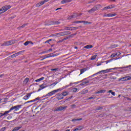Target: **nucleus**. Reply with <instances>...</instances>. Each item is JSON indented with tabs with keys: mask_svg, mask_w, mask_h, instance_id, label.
<instances>
[{
	"mask_svg": "<svg viewBox=\"0 0 131 131\" xmlns=\"http://www.w3.org/2000/svg\"><path fill=\"white\" fill-rule=\"evenodd\" d=\"M11 8H12V7L10 5L4 6L0 9L1 12V13H5V12H7L8 10L11 9Z\"/></svg>",
	"mask_w": 131,
	"mask_h": 131,
	"instance_id": "f257e3e1",
	"label": "nucleus"
},
{
	"mask_svg": "<svg viewBox=\"0 0 131 131\" xmlns=\"http://www.w3.org/2000/svg\"><path fill=\"white\" fill-rule=\"evenodd\" d=\"M58 92H61L60 89L49 92L48 94L46 95V97H48V96H53V95H55V93H58Z\"/></svg>",
	"mask_w": 131,
	"mask_h": 131,
	"instance_id": "f03ea898",
	"label": "nucleus"
},
{
	"mask_svg": "<svg viewBox=\"0 0 131 131\" xmlns=\"http://www.w3.org/2000/svg\"><path fill=\"white\" fill-rule=\"evenodd\" d=\"M115 69H116V68L107 69L106 70L101 71L99 72V73H108L111 72V70H115Z\"/></svg>",
	"mask_w": 131,
	"mask_h": 131,
	"instance_id": "7ed1b4c3",
	"label": "nucleus"
},
{
	"mask_svg": "<svg viewBox=\"0 0 131 131\" xmlns=\"http://www.w3.org/2000/svg\"><path fill=\"white\" fill-rule=\"evenodd\" d=\"M130 79V77L126 76L123 78H120L119 79V81H125L126 80H129Z\"/></svg>",
	"mask_w": 131,
	"mask_h": 131,
	"instance_id": "20e7f679",
	"label": "nucleus"
},
{
	"mask_svg": "<svg viewBox=\"0 0 131 131\" xmlns=\"http://www.w3.org/2000/svg\"><path fill=\"white\" fill-rule=\"evenodd\" d=\"M21 107H22V105H16L11 107V110L12 111V110H15V111H18L20 108H21Z\"/></svg>",
	"mask_w": 131,
	"mask_h": 131,
	"instance_id": "39448f33",
	"label": "nucleus"
},
{
	"mask_svg": "<svg viewBox=\"0 0 131 131\" xmlns=\"http://www.w3.org/2000/svg\"><path fill=\"white\" fill-rule=\"evenodd\" d=\"M67 108V106H59L56 108L55 111H62V110H64V109H66Z\"/></svg>",
	"mask_w": 131,
	"mask_h": 131,
	"instance_id": "423d86ee",
	"label": "nucleus"
},
{
	"mask_svg": "<svg viewBox=\"0 0 131 131\" xmlns=\"http://www.w3.org/2000/svg\"><path fill=\"white\" fill-rule=\"evenodd\" d=\"M40 89L38 90V92H39V91H41V90H43V89H46L47 88V86H46V84L43 83L41 85H39Z\"/></svg>",
	"mask_w": 131,
	"mask_h": 131,
	"instance_id": "0eeeda50",
	"label": "nucleus"
},
{
	"mask_svg": "<svg viewBox=\"0 0 131 131\" xmlns=\"http://www.w3.org/2000/svg\"><path fill=\"white\" fill-rule=\"evenodd\" d=\"M72 84H73V83H70L69 85H67L66 86H63L61 88L59 89V90H60V91H63V90H64V89H67V88H69V86H71Z\"/></svg>",
	"mask_w": 131,
	"mask_h": 131,
	"instance_id": "6e6552de",
	"label": "nucleus"
},
{
	"mask_svg": "<svg viewBox=\"0 0 131 131\" xmlns=\"http://www.w3.org/2000/svg\"><path fill=\"white\" fill-rule=\"evenodd\" d=\"M31 96V94H27L26 96H25L23 97V100H28V99H29V98H30Z\"/></svg>",
	"mask_w": 131,
	"mask_h": 131,
	"instance_id": "1a4fd4ad",
	"label": "nucleus"
},
{
	"mask_svg": "<svg viewBox=\"0 0 131 131\" xmlns=\"http://www.w3.org/2000/svg\"><path fill=\"white\" fill-rule=\"evenodd\" d=\"M120 55V52L115 53L111 55L112 58H114V57H117V56H119Z\"/></svg>",
	"mask_w": 131,
	"mask_h": 131,
	"instance_id": "9d476101",
	"label": "nucleus"
},
{
	"mask_svg": "<svg viewBox=\"0 0 131 131\" xmlns=\"http://www.w3.org/2000/svg\"><path fill=\"white\" fill-rule=\"evenodd\" d=\"M29 81V78H26L25 80L23 81V84L24 85L27 84L28 83V82Z\"/></svg>",
	"mask_w": 131,
	"mask_h": 131,
	"instance_id": "9b49d317",
	"label": "nucleus"
},
{
	"mask_svg": "<svg viewBox=\"0 0 131 131\" xmlns=\"http://www.w3.org/2000/svg\"><path fill=\"white\" fill-rule=\"evenodd\" d=\"M97 10H98V8L97 7H94L93 8H92L91 10H89V13H94V12L97 11Z\"/></svg>",
	"mask_w": 131,
	"mask_h": 131,
	"instance_id": "f8f14e48",
	"label": "nucleus"
},
{
	"mask_svg": "<svg viewBox=\"0 0 131 131\" xmlns=\"http://www.w3.org/2000/svg\"><path fill=\"white\" fill-rule=\"evenodd\" d=\"M42 5H45V2H43V1H41L40 2H39L38 3H37L36 5V7H40V6H42Z\"/></svg>",
	"mask_w": 131,
	"mask_h": 131,
	"instance_id": "ddd939ff",
	"label": "nucleus"
},
{
	"mask_svg": "<svg viewBox=\"0 0 131 131\" xmlns=\"http://www.w3.org/2000/svg\"><path fill=\"white\" fill-rule=\"evenodd\" d=\"M72 0H63L61 2V4H67V3H70Z\"/></svg>",
	"mask_w": 131,
	"mask_h": 131,
	"instance_id": "4468645a",
	"label": "nucleus"
},
{
	"mask_svg": "<svg viewBox=\"0 0 131 131\" xmlns=\"http://www.w3.org/2000/svg\"><path fill=\"white\" fill-rule=\"evenodd\" d=\"M57 99L58 100H62L63 99V94H58V97H57Z\"/></svg>",
	"mask_w": 131,
	"mask_h": 131,
	"instance_id": "2eb2a0df",
	"label": "nucleus"
},
{
	"mask_svg": "<svg viewBox=\"0 0 131 131\" xmlns=\"http://www.w3.org/2000/svg\"><path fill=\"white\" fill-rule=\"evenodd\" d=\"M113 8H114V6H113L112 5H110V6L104 7V10H108L109 9H113Z\"/></svg>",
	"mask_w": 131,
	"mask_h": 131,
	"instance_id": "dca6fc26",
	"label": "nucleus"
},
{
	"mask_svg": "<svg viewBox=\"0 0 131 131\" xmlns=\"http://www.w3.org/2000/svg\"><path fill=\"white\" fill-rule=\"evenodd\" d=\"M78 29V28L72 27L70 28H68L67 29V30H76V29Z\"/></svg>",
	"mask_w": 131,
	"mask_h": 131,
	"instance_id": "f3484780",
	"label": "nucleus"
},
{
	"mask_svg": "<svg viewBox=\"0 0 131 131\" xmlns=\"http://www.w3.org/2000/svg\"><path fill=\"white\" fill-rule=\"evenodd\" d=\"M45 79V77H42L38 79L35 80V82H39V81H41V80H43Z\"/></svg>",
	"mask_w": 131,
	"mask_h": 131,
	"instance_id": "a211bd4d",
	"label": "nucleus"
},
{
	"mask_svg": "<svg viewBox=\"0 0 131 131\" xmlns=\"http://www.w3.org/2000/svg\"><path fill=\"white\" fill-rule=\"evenodd\" d=\"M86 70H88L87 68H84V69H81L80 74H82V73H84V72H85V71H86Z\"/></svg>",
	"mask_w": 131,
	"mask_h": 131,
	"instance_id": "6ab92c4d",
	"label": "nucleus"
},
{
	"mask_svg": "<svg viewBox=\"0 0 131 131\" xmlns=\"http://www.w3.org/2000/svg\"><path fill=\"white\" fill-rule=\"evenodd\" d=\"M93 48L92 45H86L84 47V49H92Z\"/></svg>",
	"mask_w": 131,
	"mask_h": 131,
	"instance_id": "aec40b11",
	"label": "nucleus"
},
{
	"mask_svg": "<svg viewBox=\"0 0 131 131\" xmlns=\"http://www.w3.org/2000/svg\"><path fill=\"white\" fill-rule=\"evenodd\" d=\"M19 54H20V52H18L15 54L11 55V58H15V57H17V56H19Z\"/></svg>",
	"mask_w": 131,
	"mask_h": 131,
	"instance_id": "412c9836",
	"label": "nucleus"
},
{
	"mask_svg": "<svg viewBox=\"0 0 131 131\" xmlns=\"http://www.w3.org/2000/svg\"><path fill=\"white\" fill-rule=\"evenodd\" d=\"M106 92V90H100L96 93V94H104Z\"/></svg>",
	"mask_w": 131,
	"mask_h": 131,
	"instance_id": "4be33fe9",
	"label": "nucleus"
},
{
	"mask_svg": "<svg viewBox=\"0 0 131 131\" xmlns=\"http://www.w3.org/2000/svg\"><path fill=\"white\" fill-rule=\"evenodd\" d=\"M32 43V45H33V43L31 42V41H26L24 43V45L25 46H28V45H29V43Z\"/></svg>",
	"mask_w": 131,
	"mask_h": 131,
	"instance_id": "5701e85b",
	"label": "nucleus"
},
{
	"mask_svg": "<svg viewBox=\"0 0 131 131\" xmlns=\"http://www.w3.org/2000/svg\"><path fill=\"white\" fill-rule=\"evenodd\" d=\"M114 16H115V14H108L106 15H104V17H114Z\"/></svg>",
	"mask_w": 131,
	"mask_h": 131,
	"instance_id": "b1692460",
	"label": "nucleus"
},
{
	"mask_svg": "<svg viewBox=\"0 0 131 131\" xmlns=\"http://www.w3.org/2000/svg\"><path fill=\"white\" fill-rule=\"evenodd\" d=\"M81 23H83V24H91L92 23L86 21H81Z\"/></svg>",
	"mask_w": 131,
	"mask_h": 131,
	"instance_id": "393cba45",
	"label": "nucleus"
},
{
	"mask_svg": "<svg viewBox=\"0 0 131 131\" xmlns=\"http://www.w3.org/2000/svg\"><path fill=\"white\" fill-rule=\"evenodd\" d=\"M21 128V127H15L12 131H17L19 130Z\"/></svg>",
	"mask_w": 131,
	"mask_h": 131,
	"instance_id": "a878e982",
	"label": "nucleus"
},
{
	"mask_svg": "<svg viewBox=\"0 0 131 131\" xmlns=\"http://www.w3.org/2000/svg\"><path fill=\"white\" fill-rule=\"evenodd\" d=\"M97 56H98V55L97 54H95V55L92 56L91 58V60H95L97 58Z\"/></svg>",
	"mask_w": 131,
	"mask_h": 131,
	"instance_id": "bb28decb",
	"label": "nucleus"
},
{
	"mask_svg": "<svg viewBox=\"0 0 131 131\" xmlns=\"http://www.w3.org/2000/svg\"><path fill=\"white\" fill-rule=\"evenodd\" d=\"M78 91H79L78 89H77V88H73V89H72V92L73 93H75L76 92H78Z\"/></svg>",
	"mask_w": 131,
	"mask_h": 131,
	"instance_id": "cd10ccee",
	"label": "nucleus"
},
{
	"mask_svg": "<svg viewBox=\"0 0 131 131\" xmlns=\"http://www.w3.org/2000/svg\"><path fill=\"white\" fill-rule=\"evenodd\" d=\"M12 111V110H11V108L10 109V110L8 111H6L3 114V115H6V114H8V113H10V112H11Z\"/></svg>",
	"mask_w": 131,
	"mask_h": 131,
	"instance_id": "c85d7f7f",
	"label": "nucleus"
},
{
	"mask_svg": "<svg viewBox=\"0 0 131 131\" xmlns=\"http://www.w3.org/2000/svg\"><path fill=\"white\" fill-rule=\"evenodd\" d=\"M68 95V93L67 92L64 91L62 93V96L63 97H66V96H67Z\"/></svg>",
	"mask_w": 131,
	"mask_h": 131,
	"instance_id": "c756f323",
	"label": "nucleus"
},
{
	"mask_svg": "<svg viewBox=\"0 0 131 131\" xmlns=\"http://www.w3.org/2000/svg\"><path fill=\"white\" fill-rule=\"evenodd\" d=\"M82 120V119H81V118H80V119H74L72 120V121H73V122H74V121H78L79 120Z\"/></svg>",
	"mask_w": 131,
	"mask_h": 131,
	"instance_id": "7c9ffc66",
	"label": "nucleus"
},
{
	"mask_svg": "<svg viewBox=\"0 0 131 131\" xmlns=\"http://www.w3.org/2000/svg\"><path fill=\"white\" fill-rule=\"evenodd\" d=\"M82 128L80 127H79L78 128H76L74 129L73 131H76V130H81Z\"/></svg>",
	"mask_w": 131,
	"mask_h": 131,
	"instance_id": "2f4dec72",
	"label": "nucleus"
},
{
	"mask_svg": "<svg viewBox=\"0 0 131 131\" xmlns=\"http://www.w3.org/2000/svg\"><path fill=\"white\" fill-rule=\"evenodd\" d=\"M88 83L89 82L88 81L83 82L80 84V85H85V84H86V83Z\"/></svg>",
	"mask_w": 131,
	"mask_h": 131,
	"instance_id": "473e14b6",
	"label": "nucleus"
},
{
	"mask_svg": "<svg viewBox=\"0 0 131 131\" xmlns=\"http://www.w3.org/2000/svg\"><path fill=\"white\" fill-rule=\"evenodd\" d=\"M88 83L89 82L88 81L83 82L80 84V85H85V84H86V83Z\"/></svg>",
	"mask_w": 131,
	"mask_h": 131,
	"instance_id": "72a5a7b5",
	"label": "nucleus"
},
{
	"mask_svg": "<svg viewBox=\"0 0 131 131\" xmlns=\"http://www.w3.org/2000/svg\"><path fill=\"white\" fill-rule=\"evenodd\" d=\"M12 45V43H11V41H9L6 42L5 43V46H10Z\"/></svg>",
	"mask_w": 131,
	"mask_h": 131,
	"instance_id": "f704fd0d",
	"label": "nucleus"
},
{
	"mask_svg": "<svg viewBox=\"0 0 131 131\" xmlns=\"http://www.w3.org/2000/svg\"><path fill=\"white\" fill-rule=\"evenodd\" d=\"M89 91L88 90H84L82 91V94H86Z\"/></svg>",
	"mask_w": 131,
	"mask_h": 131,
	"instance_id": "c9c22d12",
	"label": "nucleus"
},
{
	"mask_svg": "<svg viewBox=\"0 0 131 131\" xmlns=\"http://www.w3.org/2000/svg\"><path fill=\"white\" fill-rule=\"evenodd\" d=\"M57 83H58V82H54V83H53L50 84V86H55L56 85Z\"/></svg>",
	"mask_w": 131,
	"mask_h": 131,
	"instance_id": "e433bc0d",
	"label": "nucleus"
},
{
	"mask_svg": "<svg viewBox=\"0 0 131 131\" xmlns=\"http://www.w3.org/2000/svg\"><path fill=\"white\" fill-rule=\"evenodd\" d=\"M50 57H51V56H50V55H46L45 56V57L43 58V60H44V59H47V58H50Z\"/></svg>",
	"mask_w": 131,
	"mask_h": 131,
	"instance_id": "4c0bfd02",
	"label": "nucleus"
},
{
	"mask_svg": "<svg viewBox=\"0 0 131 131\" xmlns=\"http://www.w3.org/2000/svg\"><path fill=\"white\" fill-rule=\"evenodd\" d=\"M1 131H5L6 130V127H3L1 129Z\"/></svg>",
	"mask_w": 131,
	"mask_h": 131,
	"instance_id": "58836bf2",
	"label": "nucleus"
},
{
	"mask_svg": "<svg viewBox=\"0 0 131 131\" xmlns=\"http://www.w3.org/2000/svg\"><path fill=\"white\" fill-rule=\"evenodd\" d=\"M57 36H62V34L61 33H58L57 34Z\"/></svg>",
	"mask_w": 131,
	"mask_h": 131,
	"instance_id": "ea45409f",
	"label": "nucleus"
},
{
	"mask_svg": "<svg viewBox=\"0 0 131 131\" xmlns=\"http://www.w3.org/2000/svg\"><path fill=\"white\" fill-rule=\"evenodd\" d=\"M33 100H34V102H35L36 101H38V100H39V98L37 97Z\"/></svg>",
	"mask_w": 131,
	"mask_h": 131,
	"instance_id": "a19ab883",
	"label": "nucleus"
},
{
	"mask_svg": "<svg viewBox=\"0 0 131 131\" xmlns=\"http://www.w3.org/2000/svg\"><path fill=\"white\" fill-rule=\"evenodd\" d=\"M75 23H76L77 24H79V23H81V21H76Z\"/></svg>",
	"mask_w": 131,
	"mask_h": 131,
	"instance_id": "79ce46f5",
	"label": "nucleus"
},
{
	"mask_svg": "<svg viewBox=\"0 0 131 131\" xmlns=\"http://www.w3.org/2000/svg\"><path fill=\"white\" fill-rule=\"evenodd\" d=\"M57 69H51V71H57Z\"/></svg>",
	"mask_w": 131,
	"mask_h": 131,
	"instance_id": "37998d69",
	"label": "nucleus"
},
{
	"mask_svg": "<svg viewBox=\"0 0 131 131\" xmlns=\"http://www.w3.org/2000/svg\"><path fill=\"white\" fill-rule=\"evenodd\" d=\"M32 102H34V100H31V101H28L27 102V103H32Z\"/></svg>",
	"mask_w": 131,
	"mask_h": 131,
	"instance_id": "c03bdc74",
	"label": "nucleus"
},
{
	"mask_svg": "<svg viewBox=\"0 0 131 131\" xmlns=\"http://www.w3.org/2000/svg\"><path fill=\"white\" fill-rule=\"evenodd\" d=\"M116 47H117V46H116V45H114V46H111V48H112V49H113V48H116Z\"/></svg>",
	"mask_w": 131,
	"mask_h": 131,
	"instance_id": "a18cd8bd",
	"label": "nucleus"
},
{
	"mask_svg": "<svg viewBox=\"0 0 131 131\" xmlns=\"http://www.w3.org/2000/svg\"><path fill=\"white\" fill-rule=\"evenodd\" d=\"M50 0H44L43 2V3H44V4L45 3H48V2H49Z\"/></svg>",
	"mask_w": 131,
	"mask_h": 131,
	"instance_id": "49530a36",
	"label": "nucleus"
},
{
	"mask_svg": "<svg viewBox=\"0 0 131 131\" xmlns=\"http://www.w3.org/2000/svg\"><path fill=\"white\" fill-rule=\"evenodd\" d=\"M71 108H74V107H75V105H74V104L72 105H71Z\"/></svg>",
	"mask_w": 131,
	"mask_h": 131,
	"instance_id": "de8ad7c7",
	"label": "nucleus"
},
{
	"mask_svg": "<svg viewBox=\"0 0 131 131\" xmlns=\"http://www.w3.org/2000/svg\"><path fill=\"white\" fill-rule=\"evenodd\" d=\"M25 26H26V24L23 25V26H21V27H22V28H23L25 27Z\"/></svg>",
	"mask_w": 131,
	"mask_h": 131,
	"instance_id": "09e8293b",
	"label": "nucleus"
},
{
	"mask_svg": "<svg viewBox=\"0 0 131 131\" xmlns=\"http://www.w3.org/2000/svg\"><path fill=\"white\" fill-rule=\"evenodd\" d=\"M112 95H113V96H115V92H112Z\"/></svg>",
	"mask_w": 131,
	"mask_h": 131,
	"instance_id": "8fccbe9b",
	"label": "nucleus"
},
{
	"mask_svg": "<svg viewBox=\"0 0 131 131\" xmlns=\"http://www.w3.org/2000/svg\"><path fill=\"white\" fill-rule=\"evenodd\" d=\"M62 8H57L55 10V11H58V10H61Z\"/></svg>",
	"mask_w": 131,
	"mask_h": 131,
	"instance_id": "3c124183",
	"label": "nucleus"
},
{
	"mask_svg": "<svg viewBox=\"0 0 131 131\" xmlns=\"http://www.w3.org/2000/svg\"><path fill=\"white\" fill-rule=\"evenodd\" d=\"M101 64H101V63H100V64L97 63V66H101Z\"/></svg>",
	"mask_w": 131,
	"mask_h": 131,
	"instance_id": "603ef678",
	"label": "nucleus"
},
{
	"mask_svg": "<svg viewBox=\"0 0 131 131\" xmlns=\"http://www.w3.org/2000/svg\"><path fill=\"white\" fill-rule=\"evenodd\" d=\"M112 90H110L109 91H108V93H111V94L112 93Z\"/></svg>",
	"mask_w": 131,
	"mask_h": 131,
	"instance_id": "864d4df0",
	"label": "nucleus"
},
{
	"mask_svg": "<svg viewBox=\"0 0 131 131\" xmlns=\"http://www.w3.org/2000/svg\"><path fill=\"white\" fill-rule=\"evenodd\" d=\"M51 40H52L51 39H50L48 41H47L46 42H49V41H51Z\"/></svg>",
	"mask_w": 131,
	"mask_h": 131,
	"instance_id": "5fc2aeb1",
	"label": "nucleus"
},
{
	"mask_svg": "<svg viewBox=\"0 0 131 131\" xmlns=\"http://www.w3.org/2000/svg\"><path fill=\"white\" fill-rule=\"evenodd\" d=\"M51 51H52V49H50L49 50V52H51Z\"/></svg>",
	"mask_w": 131,
	"mask_h": 131,
	"instance_id": "6e6d98bb",
	"label": "nucleus"
},
{
	"mask_svg": "<svg viewBox=\"0 0 131 131\" xmlns=\"http://www.w3.org/2000/svg\"><path fill=\"white\" fill-rule=\"evenodd\" d=\"M101 109H102V107H100L99 108H98V110H101Z\"/></svg>",
	"mask_w": 131,
	"mask_h": 131,
	"instance_id": "4d7b16f0",
	"label": "nucleus"
},
{
	"mask_svg": "<svg viewBox=\"0 0 131 131\" xmlns=\"http://www.w3.org/2000/svg\"><path fill=\"white\" fill-rule=\"evenodd\" d=\"M0 14H3V12H2V11H1V9H0Z\"/></svg>",
	"mask_w": 131,
	"mask_h": 131,
	"instance_id": "13d9d810",
	"label": "nucleus"
},
{
	"mask_svg": "<svg viewBox=\"0 0 131 131\" xmlns=\"http://www.w3.org/2000/svg\"><path fill=\"white\" fill-rule=\"evenodd\" d=\"M112 2H115V0H111Z\"/></svg>",
	"mask_w": 131,
	"mask_h": 131,
	"instance_id": "bf43d9fd",
	"label": "nucleus"
},
{
	"mask_svg": "<svg viewBox=\"0 0 131 131\" xmlns=\"http://www.w3.org/2000/svg\"><path fill=\"white\" fill-rule=\"evenodd\" d=\"M74 83H76V84H77V83H78V82H75V83H74Z\"/></svg>",
	"mask_w": 131,
	"mask_h": 131,
	"instance_id": "052dcab7",
	"label": "nucleus"
},
{
	"mask_svg": "<svg viewBox=\"0 0 131 131\" xmlns=\"http://www.w3.org/2000/svg\"><path fill=\"white\" fill-rule=\"evenodd\" d=\"M2 102V99L0 98V103Z\"/></svg>",
	"mask_w": 131,
	"mask_h": 131,
	"instance_id": "680f3d73",
	"label": "nucleus"
},
{
	"mask_svg": "<svg viewBox=\"0 0 131 131\" xmlns=\"http://www.w3.org/2000/svg\"><path fill=\"white\" fill-rule=\"evenodd\" d=\"M89 99H93V97H90V98H89Z\"/></svg>",
	"mask_w": 131,
	"mask_h": 131,
	"instance_id": "e2e57ef3",
	"label": "nucleus"
},
{
	"mask_svg": "<svg viewBox=\"0 0 131 131\" xmlns=\"http://www.w3.org/2000/svg\"><path fill=\"white\" fill-rule=\"evenodd\" d=\"M118 97H120V95H119Z\"/></svg>",
	"mask_w": 131,
	"mask_h": 131,
	"instance_id": "0e129e2a",
	"label": "nucleus"
},
{
	"mask_svg": "<svg viewBox=\"0 0 131 131\" xmlns=\"http://www.w3.org/2000/svg\"><path fill=\"white\" fill-rule=\"evenodd\" d=\"M75 49H77V47L75 48Z\"/></svg>",
	"mask_w": 131,
	"mask_h": 131,
	"instance_id": "69168bd1",
	"label": "nucleus"
},
{
	"mask_svg": "<svg viewBox=\"0 0 131 131\" xmlns=\"http://www.w3.org/2000/svg\"><path fill=\"white\" fill-rule=\"evenodd\" d=\"M67 128H69V127H68Z\"/></svg>",
	"mask_w": 131,
	"mask_h": 131,
	"instance_id": "338daca9",
	"label": "nucleus"
},
{
	"mask_svg": "<svg viewBox=\"0 0 131 131\" xmlns=\"http://www.w3.org/2000/svg\"><path fill=\"white\" fill-rule=\"evenodd\" d=\"M131 46V45L130 46V47Z\"/></svg>",
	"mask_w": 131,
	"mask_h": 131,
	"instance_id": "774afa93",
	"label": "nucleus"
}]
</instances>
